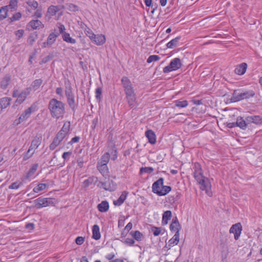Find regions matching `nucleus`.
Listing matches in <instances>:
<instances>
[{
	"mask_svg": "<svg viewBox=\"0 0 262 262\" xmlns=\"http://www.w3.org/2000/svg\"><path fill=\"white\" fill-rule=\"evenodd\" d=\"M57 26L58 27L59 32H56V34H59V35L60 34L63 35L64 33H66L64 31L66 30L65 27L63 24L60 23H58L57 24Z\"/></svg>",
	"mask_w": 262,
	"mask_h": 262,
	"instance_id": "6e6d98bb",
	"label": "nucleus"
},
{
	"mask_svg": "<svg viewBox=\"0 0 262 262\" xmlns=\"http://www.w3.org/2000/svg\"><path fill=\"white\" fill-rule=\"evenodd\" d=\"M33 111V106L32 105L25 110L19 117L18 122H17V125L29 118L32 112Z\"/></svg>",
	"mask_w": 262,
	"mask_h": 262,
	"instance_id": "f8f14e48",
	"label": "nucleus"
},
{
	"mask_svg": "<svg viewBox=\"0 0 262 262\" xmlns=\"http://www.w3.org/2000/svg\"><path fill=\"white\" fill-rule=\"evenodd\" d=\"M38 166V164L37 163L34 164L32 166V167H31V168L30 169V170L27 173V175H26L27 179H28L29 178L32 176L34 174V173L35 172V171H36V170L37 169Z\"/></svg>",
	"mask_w": 262,
	"mask_h": 262,
	"instance_id": "58836bf2",
	"label": "nucleus"
},
{
	"mask_svg": "<svg viewBox=\"0 0 262 262\" xmlns=\"http://www.w3.org/2000/svg\"><path fill=\"white\" fill-rule=\"evenodd\" d=\"M37 38V34H31L29 36L28 39V42L30 45H32L35 41V39Z\"/></svg>",
	"mask_w": 262,
	"mask_h": 262,
	"instance_id": "4d7b16f0",
	"label": "nucleus"
},
{
	"mask_svg": "<svg viewBox=\"0 0 262 262\" xmlns=\"http://www.w3.org/2000/svg\"><path fill=\"white\" fill-rule=\"evenodd\" d=\"M255 95V93L252 90H235L232 94L231 100L232 102H236L244 99H248L253 97Z\"/></svg>",
	"mask_w": 262,
	"mask_h": 262,
	"instance_id": "f03ea898",
	"label": "nucleus"
},
{
	"mask_svg": "<svg viewBox=\"0 0 262 262\" xmlns=\"http://www.w3.org/2000/svg\"><path fill=\"white\" fill-rule=\"evenodd\" d=\"M92 238L98 240L101 237V234L100 232L99 227L97 225H94L92 228Z\"/></svg>",
	"mask_w": 262,
	"mask_h": 262,
	"instance_id": "a878e982",
	"label": "nucleus"
},
{
	"mask_svg": "<svg viewBox=\"0 0 262 262\" xmlns=\"http://www.w3.org/2000/svg\"><path fill=\"white\" fill-rule=\"evenodd\" d=\"M84 33L88 36L91 40L93 39V37H95V34L92 31V30L89 27H86L84 29Z\"/></svg>",
	"mask_w": 262,
	"mask_h": 262,
	"instance_id": "603ef678",
	"label": "nucleus"
},
{
	"mask_svg": "<svg viewBox=\"0 0 262 262\" xmlns=\"http://www.w3.org/2000/svg\"><path fill=\"white\" fill-rule=\"evenodd\" d=\"M253 123L256 124H260L262 123V118L259 116H253Z\"/></svg>",
	"mask_w": 262,
	"mask_h": 262,
	"instance_id": "bf43d9fd",
	"label": "nucleus"
},
{
	"mask_svg": "<svg viewBox=\"0 0 262 262\" xmlns=\"http://www.w3.org/2000/svg\"><path fill=\"white\" fill-rule=\"evenodd\" d=\"M127 194L128 192L126 191H123L119 198L117 200L114 201V204L115 206H118L121 205L126 200Z\"/></svg>",
	"mask_w": 262,
	"mask_h": 262,
	"instance_id": "4be33fe9",
	"label": "nucleus"
},
{
	"mask_svg": "<svg viewBox=\"0 0 262 262\" xmlns=\"http://www.w3.org/2000/svg\"><path fill=\"white\" fill-rule=\"evenodd\" d=\"M145 136L147 138L149 142L151 144H155L156 143V136L155 133L152 130H147L145 132Z\"/></svg>",
	"mask_w": 262,
	"mask_h": 262,
	"instance_id": "412c9836",
	"label": "nucleus"
},
{
	"mask_svg": "<svg viewBox=\"0 0 262 262\" xmlns=\"http://www.w3.org/2000/svg\"><path fill=\"white\" fill-rule=\"evenodd\" d=\"M98 187H99L100 188H103L104 190H105V188H107V185L106 184V182H99L98 184L97 185Z\"/></svg>",
	"mask_w": 262,
	"mask_h": 262,
	"instance_id": "338daca9",
	"label": "nucleus"
},
{
	"mask_svg": "<svg viewBox=\"0 0 262 262\" xmlns=\"http://www.w3.org/2000/svg\"><path fill=\"white\" fill-rule=\"evenodd\" d=\"M130 234L137 241H141L144 238V236L139 231H132Z\"/></svg>",
	"mask_w": 262,
	"mask_h": 262,
	"instance_id": "c756f323",
	"label": "nucleus"
},
{
	"mask_svg": "<svg viewBox=\"0 0 262 262\" xmlns=\"http://www.w3.org/2000/svg\"><path fill=\"white\" fill-rule=\"evenodd\" d=\"M56 8L54 7V5L50 6L48 8L47 12V16H49V18H51L57 13Z\"/></svg>",
	"mask_w": 262,
	"mask_h": 262,
	"instance_id": "c9c22d12",
	"label": "nucleus"
},
{
	"mask_svg": "<svg viewBox=\"0 0 262 262\" xmlns=\"http://www.w3.org/2000/svg\"><path fill=\"white\" fill-rule=\"evenodd\" d=\"M247 68V63L243 62L236 67L234 70L235 73L237 75H242L245 73Z\"/></svg>",
	"mask_w": 262,
	"mask_h": 262,
	"instance_id": "aec40b11",
	"label": "nucleus"
},
{
	"mask_svg": "<svg viewBox=\"0 0 262 262\" xmlns=\"http://www.w3.org/2000/svg\"><path fill=\"white\" fill-rule=\"evenodd\" d=\"M198 183L200 185V188L202 190H205L207 193L211 189V185L208 178L204 177L200 180V181H198Z\"/></svg>",
	"mask_w": 262,
	"mask_h": 262,
	"instance_id": "6e6552de",
	"label": "nucleus"
},
{
	"mask_svg": "<svg viewBox=\"0 0 262 262\" xmlns=\"http://www.w3.org/2000/svg\"><path fill=\"white\" fill-rule=\"evenodd\" d=\"M67 102L72 110L73 112H75L77 107L78 103L75 102L74 97L72 98L69 99V100H67Z\"/></svg>",
	"mask_w": 262,
	"mask_h": 262,
	"instance_id": "e433bc0d",
	"label": "nucleus"
},
{
	"mask_svg": "<svg viewBox=\"0 0 262 262\" xmlns=\"http://www.w3.org/2000/svg\"><path fill=\"white\" fill-rule=\"evenodd\" d=\"M64 85L66 88L65 95L67 97V100H69V99L72 98L74 97V94L72 92L71 84L69 80H67L64 82Z\"/></svg>",
	"mask_w": 262,
	"mask_h": 262,
	"instance_id": "4468645a",
	"label": "nucleus"
},
{
	"mask_svg": "<svg viewBox=\"0 0 262 262\" xmlns=\"http://www.w3.org/2000/svg\"><path fill=\"white\" fill-rule=\"evenodd\" d=\"M66 136V135L63 134L62 133L58 132L54 139L60 143Z\"/></svg>",
	"mask_w": 262,
	"mask_h": 262,
	"instance_id": "a18cd8bd",
	"label": "nucleus"
},
{
	"mask_svg": "<svg viewBox=\"0 0 262 262\" xmlns=\"http://www.w3.org/2000/svg\"><path fill=\"white\" fill-rule=\"evenodd\" d=\"M154 171V168L151 167H141L140 169V174L144 173H151Z\"/></svg>",
	"mask_w": 262,
	"mask_h": 262,
	"instance_id": "49530a36",
	"label": "nucleus"
},
{
	"mask_svg": "<svg viewBox=\"0 0 262 262\" xmlns=\"http://www.w3.org/2000/svg\"><path fill=\"white\" fill-rule=\"evenodd\" d=\"M27 27L28 29L30 27L32 29H39L44 28V25L38 19L32 20L29 23Z\"/></svg>",
	"mask_w": 262,
	"mask_h": 262,
	"instance_id": "2eb2a0df",
	"label": "nucleus"
},
{
	"mask_svg": "<svg viewBox=\"0 0 262 262\" xmlns=\"http://www.w3.org/2000/svg\"><path fill=\"white\" fill-rule=\"evenodd\" d=\"M181 38V36H177L175 38L171 39L166 44L167 48L173 49L179 45V41Z\"/></svg>",
	"mask_w": 262,
	"mask_h": 262,
	"instance_id": "393cba45",
	"label": "nucleus"
},
{
	"mask_svg": "<svg viewBox=\"0 0 262 262\" xmlns=\"http://www.w3.org/2000/svg\"><path fill=\"white\" fill-rule=\"evenodd\" d=\"M50 115L57 119L62 117L65 114V104L56 98H52L48 103Z\"/></svg>",
	"mask_w": 262,
	"mask_h": 262,
	"instance_id": "f257e3e1",
	"label": "nucleus"
},
{
	"mask_svg": "<svg viewBox=\"0 0 262 262\" xmlns=\"http://www.w3.org/2000/svg\"><path fill=\"white\" fill-rule=\"evenodd\" d=\"M98 117H96L95 118H94L92 122L91 127L93 129H94L96 128V127L97 126V125L98 124Z\"/></svg>",
	"mask_w": 262,
	"mask_h": 262,
	"instance_id": "69168bd1",
	"label": "nucleus"
},
{
	"mask_svg": "<svg viewBox=\"0 0 262 262\" xmlns=\"http://www.w3.org/2000/svg\"><path fill=\"white\" fill-rule=\"evenodd\" d=\"M106 184L107 185V188H105V190L112 192L117 189V184L112 180L108 179L106 181Z\"/></svg>",
	"mask_w": 262,
	"mask_h": 262,
	"instance_id": "c85d7f7f",
	"label": "nucleus"
},
{
	"mask_svg": "<svg viewBox=\"0 0 262 262\" xmlns=\"http://www.w3.org/2000/svg\"><path fill=\"white\" fill-rule=\"evenodd\" d=\"M182 66L181 59L179 58H174L173 59L169 64L163 68V72L167 73L171 71H176Z\"/></svg>",
	"mask_w": 262,
	"mask_h": 262,
	"instance_id": "20e7f679",
	"label": "nucleus"
},
{
	"mask_svg": "<svg viewBox=\"0 0 262 262\" xmlns=\"http://www.w3.org/2000/svg\"><path fill=\"white\" fill-rule=\"evenodd\" d=\"M91 40L96 45L100 46L105 43L106 39L104 35L98 34L96 35L95 34V37H93V39Z\"/></svg>",
	"mask_w": 262,
	"mask_h": 262,
	"instance_id": "6ab92c4d",
	"label": "nucleus"
},
{
	"mask_svg": "<svg viewBox=\"0 0 262 262\" xmlns=\"http://www.w3.org/2000/svg\"><path fill=\"white\" fill-rule=\"evenodd\" d=\"M162 189H161V191L158 192L159 196L166 195L171 190V187L169 186H165L163 185V186H162Z\"/></svg>",
	"mask_w": 262,
	"mask_h": 262,
	"instance_id": "473e14b6",
	"label": "nucleus"
},
{
	"mask_svg": "<svg viewBox=\"0 0 262 262\" xmlns=\"http://www.w3.org/2000/svg\"><path fill=\"white\" fill-rule=\"evenodd\" d=\"M11 99L8 97L2 98L0 99V104L4 108H6L10 103Z\"/></svg>",
	"mask_w": 262,
	"mask_h": 262,
	"instance_id": "79ce46f5",
	"label": "nucleus"
},
{
	"mask_svg": "<svg viewBox=\"0 0 262 262\" xmlns=\"http://www.w3.org/2000/svg\"><path fill=\"white\" fill-rule=\"evenodd\" d=\"M27 4L33 10L36 9L38 6V3L34 0L29 1Z\"/></svg>",
	"mask_w": 262,
	"mask_h": 262,
	"instance_id": "5fc2aeb1",
	"label": "nucleus"
},
{
	"mask_svg": "<svg viewBox=\"0 0 262 262\" xmlns=\"http://www.w3.org/2000/svg\"><path fill=\"white\" fill-rule=\"evenodd\" d=\"M169 228L171 231L176 232L175 234H177V232L179 233L181 229V225L177 217H175L174 219H172V222L170 225Z\"/></svg>",
	"mask_w": 262,
	"mask_h": 262,
	"instance_id": "f3484780",
	"label": "nucleus"
},
{
	"mask_svg": "<svg viewBox=\"0 0 262 262\" xmlns=\"http://www.w3.org/2000/svg\"><path fill=\"white\" fill-rule=\"evenodd\" d=\"M102 92V89L101 87H98L96 89L95 91V97L97 101H100L101 99V95Z\"/></svg>",
	"mask_w": 262,
	"mask_h": 262,
	"instance_id": "8fccbe9b",
	"label": "nucleus"
},
{
	"mask_svg": "<svg viewBox=\"0 0 262 262\" xmlns=\"http://www.w3.org/2000/svg\"><path fill=\"white\" fill-rule=\"evenodd\" d=\"M62 39L64 41L68 43L74 44L76 42V39L72 38L69 33H64L62 35Z\"/></svg>",
	"mask_w": 262,
	"mask_h": 262,
	"instance_id": "2f4dec72",
	"label": "nucleus"
},
{
	"mask_svg": "<svg viewBox=\"0 0 262 262\" xmlns=\"http://www.w3.org/2000/svg\"><path fill=\"white\" fill-rule=\"evenodd\" d=\"M160 59V57L158 55H150L147 58V62L149 63L153 61H158Z\"/></svg>",
	"mask_w": 262,
	"mask_h": 262,
	"instance_id": "864d4df0",
	"label": "nucleus"
},
{
	"mask_svg": "<svg viewBox=\"0 0 262 262\" xmlns=\"http://www.w3.org/2000/svg\"><path fill=\"white\" fill-rule=\"evenodd\" d=\"M34 206L37 209L52 206L54 204V199L40 197L34 201Z\"/></svg>",
	"mask_w": 262,
	"mask_h": 262,
	"instance_id": "7ed1b4c3",
	"label": "nucleus"
},
{
	"mask_svg": "<svg viewBox=\"0 0 262 262\" xmlns=\"http://www.w3.org/2000/svg\"><path fill=\"white\" fill-rule=\"evenodd\" d=\"M31 92V88H27L17 95V102L19 104L23 103L27 98V96L30 94Z\"/></svg>",
	"mask_w": 262,
	"mask_h": 262,
	"instance_id": "dca6fc26",
	"label": "nucleus"
},
{
	"mask_svg": "<svg viewBox=\"0 0 262 262\" xmlns=\"http://www.w3.org/2000/svg\"><path fill=\"white\" fill-rule=\"evenodd\" d=\"M72 153L71 151L64 152L62 154V157L64 160H66L69 158V157L72 155Z\"/></svg>",
	"mask_w": 262,
	"mask_h": 262,
	"instance_id": "774afa93",
	"label": "nucleus"
},
{
	"mask_svg": "<svg viewBox=\"0 0 262 262\" xmlns=\"http://www.w3.org/2000/svg\"><path fill=\"white\" fill-rule=\"evenodd\" d=\"M53 58V56L51 55H49L45 57H43L41 61L39 62L40 64H42L43 63H46L50 60Z\"/></svg>",
	"mask_w": 262,
	"mask_h": 262,
	"instance_id": "680f3d73",
	"label": "nucleus"
},
{
	"mask_svg": "<svg viewBox=\"0 0 262 262\" xmlns=\"http://www.w3.org/2000/svg\"><path fill=\"white\" fill-rule=\"evenodd\" d=\"M58 36L59 34H56L54 32L50 33L48 37L47 41L43 43L42 47H50L56 41Z\"/></svg>",
	"mask_w": 262,
	"mask_h": 262,
	"instance_id": "9b49d317",
	"label": "nucleus"
},
{
	"mask_svg": "<svg viewBox=\"0 0 262 262\" xmlns=\"http://www.w3.org/2000/svg\"><path fill=\"white\" fill-rule=\"evenodd\" d=\"M179 233L177 232V234H175L174 236L168 242V246L167 245L164 247V248H167V250L170 249V247L177 245L179 241Z\"/></svg>",
	"mask_w": 262,
	"mask_h": 262,
	"instance_id": "a211bd4d",
	"label": "nucleus"
},
{
	"mask_svg": "<svg viewBox=\"0 0 262 262\" xmlns=\"http://www.w3.org/2000/svg\"><path fill=\"white\" fill-rule=\"evenodd\" d=\"M8 11H13L16 7V0H11L8 5L4 6Z\"/></svg>",
	"mask_w": 262,
	"mask_h": 262,
	"instance_id": "4c0bfd02",
	"label": "nucleus"
},
{
	"mask_svg": "<svg viewBox=\"0 0 262 262\" xmlns=\"http://www.w3.org/2000/svg\"><path fill=\"white\" fill-rule=\"evenodd\" d=\"M34 154V151H31L30 150H28L27 152L23 156V161H26L29 159Z\"/></svg>",
	"mask_w": 262,
	"mask_h": 262,
	"instance_id": "13d9d810",
	"label": "nucleus"
},
{
	"mask_svg": "<svg viewBox=\"0 0 262 262\" xmlns=\"http://www.w3.org/2000/svg\"><path fill=\"white\" fill-rule=\"evenodd\" d=\"M126 98L130 108L135 109L138 106L136 94L135 93L126 95Z\"/></svg>",
	"mask_w": 262,
	"mask_h": 262,
	"instance_id": "1a4fd4ad",
	"label": "nucleus"
},
{
	"mask_svg": "<svg viewBox=\"0 0 262 262\" xmlns=\"http://www.w3.org/2000/svg\"><path fill=\"white\" fill-rule=\"evenodd\" d=\"M70 127H71V123L70 121H68V122L64 123L62 127L59 132L62 133L63 134H64L67 136V134H68L69 132L70 131Z\"/></svg>",
	"mask_w": 262,
	"mask_h": 262,
	"instance_id": "72a5a7b5",
	"label": "nucleus"
},
{
	"mask_svg": "<svg viewBox=\"0 0 262 262\" xmlns=\"http://www.w3.org/2000/svg\"><path fill=\"white\" fill-rule=\"evenodd\" d=\"M164 184V179L163 178H159L158 180L155 181L152 185V191L153 193L159 196L158 192L161 191V187Z\"/></svg>",
	"mask_w": 262,
	"mask_h": 262,
	"instance_id": "9d476101",
	"label": "nucleus"
},
{
	"mask_svg": "<svg viewBox=\"0 0 262 262\" xmlns=\"http://www.w3.org/2000/svg\"><path fill=\"white\" fill-rule=\"evenodd\" d=\"M59 143H58L57 141L53 139V141L49 146L50 149L51 150H54L58 145H59Z\"/></svg>",
	"mask_w": 262,
	"mask_h": 262,
	"instance_id": "e2e57ef3",
	"label": "nucleus"
},
{
	"mask_svg": "<svg viewBox=\"0 0 262 262\" xmlns=\"http://www.w3.org/2000/svg\"><path fill=\"white\" fill-rule=\"evenodd\" d=\"M42 141V137L41 136H36L32 140L29 150L31 151L34 150L40 145Z\"/></svg>",
	"mask_w": 262,
	"mask_h": 262,
	"instance_id": "ddd939ff",
	"label": "nucleus"
},
{
	"mask_svg": "<svg viewBox=\"0 0 262 262\" xmlns=\"http://www.w3.org/2000/svg\"><path fill=\"white\" fill-rule=\"evenodd\" d=\"M174 103L176 106L181 108L185 107L188 104L187 100H177L174 101Z\"/></svg>",
	"mask_w": 262,
	"mask_h": 262,
	"instance_id": "37998d69",
	"label": "nucleus"
},
{
	"mask_svg": "<svg viewBox=\"0 0 262 262\" xmlns=\"http://www.w3.org/2000/svg\"><path fill=\"white\" fill-rule=\"evenodd\" d=\"M110 155L108 152L104 153L101 157L99 164H107L109 161Z\"/></svg>",
	"mask_w": 262,
	"mask_h": 262,
	"instance_id": "a19ab883",
	"label": "nucleus"
},
{
	"mask_svg": "<svg viewBox=\"0 0 262 262\" xmlns=\"http://www.w3.org/2000/svg\"><path fill=\"white\" fill-rule=\"evenodd\" d=\"M98 210L101 212H105L109 209V204L107 201H103L97 206Z\"/></svg>",
	"mask_w": 262,
	"mask_h": 262,
	"instance_id": "bb28decb",
	"label": "nucleus"
},
{
	"mask_svg": "<svg viewBox=\"0 0 262 262\" xmlns=\"http://www.w3.org/2000/svg\"><path fill=\"white\" fill-rule=\"evenodd\" d=\"M121 83L124 88L125 95L135 93L130 80L126 76H123L121 79Z\"/></svg>",
	"mask_w": 262,
	"mask_h": 262,
	"instance_id": "39448f33",
	"label": "nucleus"
},
{
	"mask_svg": "<svg viewBox=\"0 0 262 262\" xmlns=\"http://www.w3.org/2000/svg\"><path fill=\"white\" fill-rule=\"evenodd\" d=\"M162 230L161 227H157L155 226H152L151 227V231L155 236H158L161 233Z\"/></svg>",
	"mask_w": 262,
	"mask_h": 262,
	"instance_id": "09e8293b",
	"label": "nucleus"
},
{
	"mask_svg": "<svg viewBox=\"0 0 262 262\" xmlns=\"http://www.w3.org/2000/svg\"><path fill=\"white\" fill-rule=\"evenodd\" d=\"M235 124H236V126L239 127L243 130L246 129L247 127L245 120L242 117H238L237 118Z\"/></svg>",
	"mask_w": 262,
	"mask_h": 262,
	"instance_id": "cd10ccee",
	"label": "nucleus"
},
{
	"mask_svg": "<svg viewBox=\"0 0 262 262\" xmlns=\"http://www.w3.org/2000/svg\"><path fill=\"white\" fill-rule=\"evenodd\" d=\"M10 80V77L9 76H6L1 82V86L3 89L7 88L9 81Z\"/></svg>",
	"mask_w": 262,
	"mask_h": 262,
	"instance_id": "ea45409f",
	"label": "nucleus"
},
{
	"mask_svg": "<svg viewBox=\"0 0 262 262\" xmlns=\"http://www.w3.org/2000/svg\"><path fill=\"white\" fill-rule=\"evenodd\" d=\"M97 169L103 176L106 174L108 172L107 164H99V162H98Z\"/></svg>",
	"mask_w": 262,
	"mask_h": 262,
	"instance_id": "7c9ffc66",
	"label": "nucleus"
},
{
	"mask_svg": "<svg viewBox=\"0 0 262 262\" xmlns=\"http://www.w3.org/2000/svg\"><path fill=\"white\" fill-rule=\"evenodd\" d=\"M193 169L194 178L197 182L200 181V180L204 177L201 164L198 162L194 163Z\"/></svg>",
	"mask_w": 262,
	"mask_h": 262,
	"instance_id": "423d86ee",
	"label": "nucleus"
},
{
	"mask_svg": "<svg viewBox=\"0 0 262 262\" xmlns=\"http://www.w3.org/2000/svg\"><path fill=\"white\" fill-rule=\"evenodd\" d=\"M84 242V238L82 236H78L76 239L75 242L78 245H81Z\"/></svg>",
	"mask_w": 262,
	"mask_h": 262,
	"instance_id": "0e129e2a",
	"label": "nucleus"
},
{
	"mask_svg": "<svg viewBox=\"0 0 262 262\" xmlns=\"http://www.w3.org/2000/svg\"><path fill=\"white\" fill-rule=\"evenodd\" d=\"M42 80L41 79H37L33 81L30 87L32 88L34 91H36L39 89L40 86L42 83Z\"/></svg>",
	"mask_w": 262,
	"mask_h": 262,
	"instance_id": "f704fd0d",
	"label": "nucleus"
},
{
	"mask_svg": "<svg viewBox=\"0 0 262 262\" xmlns=\"http://www.w3.org/2000/svg\"><path fill=\"white\" fill-rule=\"evenodd\" d=\"M242 230V226L240 223H237L233 225L230 229V233H233L234 235V239L237 240L241 234Z\"/></svg>",
	"mask_w": 262,
	"mask_h": 262,
	"instance_id": "0eeeda50",
	"label": "nucleus"
},
{
	"mask_svg": "<svg viewBox=\"0 0 262 262\" xmlns=\"http://www.w3.org/2000/svg\"><path fill=\"white\" fill-rule=\"evenodd\" d=\"M67 9L72 12H76L78 11V7L73 4L69 3L67 4Z\"/></svg>",
	"mask_w": 262,
	"mask_h": 262,
	"instance_id": "3c124183",
	"label": "nucleus"
},
{
	"mask_svg": "<svg viewBox=\"0 0 262 262\" xmlns=\"http://www.w3.org/2000/svg\"><path fill=\"white\" fill-rule=\"evenodd\" d=\"M8 12V10L6 9L4 6L0 8V21L4 20L7 17Z\"/></svg>",
	"mask_w": 262,
	"mask_h": 262,
	"instance_id": "c03bdc74",
	"label": "nucleus"
},
{
	"mask_svg": "<svg viewBox=\"0 0 262 262\" xmlns=\"http://www.w3.org/2000/svg\"><path fill=\"white\" fill-rule=\"evenodd\" d=\"M97 182V178L96 177H90L88 179L84 181L82 183V187L84 188H88L90 185L92 184H95Z\"/></svg>",
	"mask_w": 262,
	"mask_h": 262,
	"instance_id": "5701e85b",
	"label": "nucleus"
},
{
	"mask_svg": "<svg viewBox=\"0 0 262 262\" xmlns=\"http://www.w3.org/2000/svg\"><path fill=\"white\" fill-rule=\"evenodd\" d=\"M172 212L170 210L164 211L162 215V225H166L168 224V221L171 219Z\"/></svg>",
	"mask_w": 262,
	"mask_h": 262,
	"instance_id": "b1692460",
	"label": "nucleus"
},
{
	"mask_svg": "<svg viewBox=\"0 0 262 262\" xmlns=\"http://www.w3.org/2000/svg\"><path fill=\"white\" fill-rule=\"evenodd\" d=\"M123 243L128 246H131L135 244V241L133 238H126L125 239Z\"/></svg>",
	"mask_w": 262,
	"mask_h": 262,
	"instance_id": "052dcab7",
	"label": "nucleus"
},
{
	"mask_svg": "<svg viewBox=\"0 0 262 262\" xmlns=\"http://www.w3.org/2000/svg\"><path fill=\"white\" fill-rule=\"evenodd\" d=\"M47 187L46 184L40 183L36 187L33 188V191L34 192L37 193L43 189H45Z\"/></svg>",
	"mask_w": 262,
	"mask_h": 262,
	"instance_id": "de8ad7c7",
	"label": "nucleus"
}]
</instances>
